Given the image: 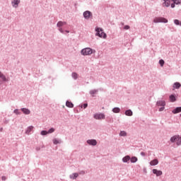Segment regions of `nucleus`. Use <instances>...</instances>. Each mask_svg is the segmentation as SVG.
Returning a JSON list of instances; mask_svg holds the SVG:
<instances>
[{
  "label": "nucleus",
  "instance_id": "f257e3e1",
  "mask_svg": "<svg viewBox=\"0 0 181 181\" xmlns=\"http://www.w3.org/2000/svg\"><path fill=\"white\" fill-rule=\"evenodd\" d=\"M95 36H98V37H103V39H107V34L104 33V30L101 28H95Z\"/></svg>",
  "mask_w": 181,
  "mask_h": 181
},
{
  "label": "nucleus",
  "instance_id": "f03ea898",
  "mask_svg": "<svg viewBox=\"0 0 181 181\" xmlns=\"http://www.w3.org/2000/svg\"><path fill=\"white\" fill-rule=\"evenodd\" d=\"M95 52V50L90 48V47H86L83 48L81 51V53L82 56H90V54H93V53Z\"/></svg>",
  "mask_w": 181,
  "mask_h": 181
},
{
  "label": "nucleus",
  "instance_id": "7ed1b4c3",
  "mask_svg": "<svg viewBox=\"0 0 181 181\" xmlns=\"http://www.w3.org/2000/svg\"><path fill=\"white\" fill-rule=\"evenodd\" d=\"M153 22L154 23H168V19L163 17H156Z\"/></svg>",
  "mask_w": 181,
  "mask_h": 181
},
{
  "label": "nucleus",
  "instance_id": "20e7f679",
  "mask_svg": "<svg viewBox=\"0 0 181 181\" xmlns=\"http://www.w3.org/2000/svg\"><path fill=\"white\" fill-rule=\"evenodd\" d=\"M95 119H105V115L104 113H96L93 115Z\"/></svg>",
  "mask_w": 181,
  "mask_h": 181
},
{
  "label": "nucleus",
  "instance_id": "39448f33",
  "mask_svg": "<svg viewBox=\"0 0 181 181\" xmlns=\"http://www.w3.org/2000/svg\"><path fill=\"white\" fill-rule=\"evenodd\" d=\"M83 18L85 19H90V18H93V13L90 11H86L83 12Z\"/></svg>",
  "mask_w": 181,
  "mask_h": 181
},
{
  "label": "nucleus",
  "instance_id": "423d86ee",
  "mask_svg": "<svg viewBox=\"0 0 181 181\" xmlns=\"http://www.w3.org/2000/svg\"><path fill=\"white\" fill-rule=\"evenodd\" d=\"M86 142L88 145L92 146H95V145H97V140L95 139H88L86 141Z\"/></svg>",
  "mask_w": 181,
  "mask_h": 181
},
{
  "label": "nucleus",
  "instance_id": "0eeeda50",
  "mask_svg": "<svg viewBox=\"0 0 181 181\" xmlns=\"http://www.w3.org/2000/svg\"><path fill=\"white\" fill-rule=\"evenodd\" d=\"M19 4H21V0H13L11 1V5L13 8H18V6H19Z\"/></svg>",
  "mask_w": 181,
  "mask_h": 181
},
{
  "label": "nucleus",
  "instance_id": "6e6552de",
  "mask_svg": "<svg viewBox=\"0 0 181 181\" xmlns=\"http://www.w3.org/2000/svg\"><path fill=\"white\" fill-rule=\"evenodd\" d=\"M156 105L157 107H165L166 105V102L165 100H158Z\"/></svg>",
  "mask_w": 181,
  "mask_h": 181
},
{
  "label": "nucleus",
  "instance_id": "1a4fd4ad",
  "mask_svg": "<svg viewBox=\"0 0 181 181\" xmlns=\"http://www.w3.org/2000/svg\"><path fill=\"white\" fill-rule=\"evenodd\" d=\"M153 173L156 176H162L163 174L162 171L158 169H153Z\"/></svg>",
  "mask_w": 181,
  "mask_h": 181
},
{
  "label": "nucleus",
  "instance_id": "9d476101",
  "mask_svg": "<svg viewBox=\"0 0 181 181\" xmlns=\"http://www.w3.org/2000/svg\"><path fill=\"white\" fill-rule=\"evenodd\" d=\"M22 112L25 114V115H29L30 114V110L26 108V107H23L21 109Z\"/></svg>",
  "mask_w": 181,
  "mask_h": 181
},
{
  "label": "nucleus",
  "instance_id": "9b49d317",
  "mask_svg": "<svg viewBox=\"0 0 181 181\" xmlns=\"http://www.w3.org/2000/svg\"><path fill=\"white\" fill-rule=\"evenodd\" d=\"M125 115L127 117H132L134 115V112H132V110L131 109H129L124 112Z\"/></svg>",
  "mask_w": 181,
  "mask_h": 181
},
{
  "label": "nucleus",
  "instance_id": "f8f14e48",
  "mask_svg": "<svg viewBox=\"0 0 181 181\" xmlns=\"http://www.w3.org/2000/svg\"><path fill=\"white\" fill-rule=\"evenodd\" d=\"M52 142L54 145H58V144H62L63 141H62V139H54L52 140Z\"/></svg>",
  "mask_w": 181,
  "mask_h": 181
},
{
  "label": "nucleus",
  "instance_id": "ddd939ff",
  "mask_svg": "<svg viewBox=\"0 0 181 181\" xmlns=\"http://www.w3.org/2000/svg\"><path fill=\"white\" fill-rule=\"evenodd\" d=\"M70 179H72L73 180H76L77 177H78V173H74L69 175Z\"/></svg>",
  "mask_w": 181,
  "mask_h": 181
},
{
  "label": "nucleus",
  "instance_id": "4468645a",
  "mask_svg": "<svg viewBox=\"0 0 181 181\" xmlns=\"http://www.w3.org/2000/svg\"><path fill=\"white\" fill-rule=\"evenodd\" d=\"M131 159V156H125L123 158H122V162H124V163H128V162H129Z\"/></svg>",
  "mask_w": 181,
  "mask_h": 181
},
{
  "label": "nucleus",
  "instance_id": "2eb2a0df",
  "mask_svg": "<svg viewBox=\"0 0 181 181\" xmlns=\"http://www.w3.org/2000/svg\"><path fill=\"white\" fill-rule=\"evenodd\" d=\"M173 114H179V112H181V106L175 107L173 111Z\"/></svg>",
  "mask_w": 181,
  "mask_h": 181
},
{
  "label": "nucleus",
  "instance_id": "dca6fc26",
  "mask_svg": "<svg viewBox=\"0 0 181 181\" xmlns=\"http://www.w3.org/2000/svg\"><path fill=\"white\" fill-rule=\"evenodd\" d=\"M163 6H166V8H169V6H170V0H163Z\"/></svg>",
  "mask_w": 181,
  "mask_h": 181
},
{
  "label": "nucleus",
  "instance_id": "f3484780",
  "mask_svg": "<svg viewBox=\"0 0 181 181\" xmlns=\"http://www.w3.org/2000/svg\"><path fill=\"white\" fill-rule=\"evenodd\" d=\"M173 88H176V90H179V88L181 87V84L179 82H175L173 83Z\"/></svg>",
  "mask_w": 181,
  "mask_h": 181
},
{
  "label": "nucleus",
  "instance_id": "a211bd4d",
  "mask_svg": "<svg viewBox=\"0 0 181 181\" xmlns=\"http://www.w3.org/2000/svg\"><path fill=\"white\" fill-rule=\"evenodd\" d=\"M170 103H175L176 101V95L172 94L169 97Z\"/></svg>",
  "mask_w": 181,
  "mask_h": 181
},
{
  "label": "nucleus",
  "instance_id": "6ab92c4d",
  "mask_svg": "<svg viewBox=\"0 0 181 181\" xmlns=\"http://www.w3.org/2000/svg\"><path fill=\"white\" fill-rule=\"evenodd\" d=\"M158 163H159V161L158 160V159H154L150 162L151 166H156Z\"/></svg>",
  "mask_w": 181,
  "mask_h": 181
},
{
  "label": "nucleus",
  "instance_id": "aec40b11",
  "mask_svg": "<svg viewBox=\"0 0 181 181\" xmlns=\"http://www.w3.org/2000/svg\"><path fill=\"white\" fill-rule=\"evenodd\" d=\"M67 23L64 21H59L57 23V28H62V26H64V25H66Z\"/></svg>",
  "mask_w": 181,
  "mask_h": 181
},
{
  "label": "nucleus",
  "instance_id": "412c9836",
  "mask_svg": "<svg viewBox=\"0 0 181 181\" xmlns=\"http://www.w3.org/2000/svg\"><path fill=\"white\" fill-rule=\"evenodd\" d=\"M112 112H114L115 114H119V112H121V109L119 107H114L112 110Z\"/></svg>",
  "mask_w": 181,
  "mask_h": 181
},
{
  "label": "nucleus",
  "instance_id": "4be33fe9",
  "mask_svg": "<svg viewBox=\"0 0 181 181\" xmlns=\"http://www.w3.org/2000/svg\"><path fill=\"white\" fill-rule=\"evenodd\" d=\"M130 162L131 163H136V162H138V158L136 156H132L130 158Z\"/></svg>",
  "mask_w": 181,
  "mask_h": 181
},
{
  "label": "nucleus",
  "instance_id": "5701e85b",
  "mask_svg": "<svg viewBox=\"0 0 181 181\" xmlns=\"http://www.w3.org/2000/svg\"><path fill=\"white\" fill-rule=\"evenodd\" d=\"M98 92V89H93L89 91V94H90V95H92V97H94L95 94H97Z\"/></svg>",
  "mask_w": 181,
  "mask_h": 181
},
{
  "label": "nucleus",
  "instance_id": "b1692460",
  "mask_svg": "<svg viewBox=\"0 0 181 181\" xmlns=\"http://www.w3.org/2000/svg\"><path fill=\"white\" fill-rule=\"evenodd\" d=\"M66 105L68 107V108H73L74 107V105L73 104V103L69 100L66 102Z\"/></svg>",
  "mask_w": 181,
  "mask_h": 181
},
{
  "label": "nucleus",
  "instance_id": "393cba45",
  "mask_svg": "<svg viewBox=\"0 0 181 181\" xmlns=\"http://www.w3.org/2000/svg\"><path fill=\"white\" fill-rule=\"evenodd\" d=\"M32 129H33V126H29L26 131H25V134H27L28 135H29V134H30V132H32Z\"/></svg>",
  "mask_w": 181,
  "mask_h": 181
},
{
  "label": "nucleus",
  "instance_id": "a878e982",
  "mask_svg": "<svg viewBox=\"0 0 181 181\" xmlns=\"http://www.w3.org/2000/svg\"><path fill=\"white\" fill-rule=\"evenodd\" d=\"M177 135H175L173 136H172L170 139V142H172L173 144H174V142L177 141Z\"/></svg>",
  "mask_w": 181,
  "mask_h": 181
},
{
  "label": "nucleus",
  "instance_id": "bb28decb",
  "mask_svg": "<svg viewBox=\"0 0 181 181\" xmlns=\"http://www.w3.org/2000/svg\"><path fill=\"white\" fill-rule=\"evenodd\" d=\"M71 76L74 78V80H77V78H78V74H77V73L76 72H73L71 74Z\"/></svg>",
  "mask_w": 181,
  "mask_h": 181
},
{
  "label": "nucleus",
  "instance_id": "cd10ccee",
  "mask_svg": "<svg viewBox=\"0 0 181 181\" xmlns=\"http://www.w3.org/2000/svg\"><path fill=\"white\" fill-rule=\"evenodd\" d=\"M0 78H2L3 81H6V77L1 71H0Z\"/></svg>",
  "mask_w": 181,
  "mask_h": 181
},
{
  "label": "nucleus",
  "instance_id": "c85d7f7f",
  "mask_svg": "<svg viewBox=\"0 0 181 181\" xmlns=\"http://www.w3.org/2000/svg\"><path fill=\"white\" fill-rule=\"evenodd\" d=\"M177 145L179 146L180 145H181V136H177Z\"/></svg>",
  "mask_w": 181,
  "mask_h": 181
},
{
  "label": "nucleus",
  "instance_id": "c756f323",
  "mask_svg": "<svg viewBox=\"0 0 181 181\" xmlns=\"http://www.w3.org/2000/svg\"><path fill=\"white\" fill-rule=\"evenodd\" d=\"M119 135V136H127V132L121 131Z\"/></svg>",
  "mask_w": 181,
  "mask_h": 181
},
{
  "label": "nucleus",
  "instance_id": "7c9ffc66",
  "mask_svg": "<svg viewBox=\"0 0 181 181\" xmlns=\"http://www.w3.org/2000/svg\"><path fill=\"white\" fill-rule=\"evenodd\" d=\"M159 64L161 67H163L164 64H165V61L163 59H160L159 60Z\"/></svg>",
  "mask_w": 181,
  "mask_h": 181
},
{
  "label": "nucleus",
  "instance_id": "2f4dec72",
  "mask_svg": "<svg viewBox=\"0 0 181 181\" xmlns=\"http://www.w3.org/2000/svg\"><path fill=\"white\" fill-rule=\"evenodd\" d=\"M173 2L175 4V5H179L181 4V0H173Z\"/></svg>",
  "mask_w": 181,
  "mask_h": 181
},
{
  "label": "nucleus",
  "instance_id": "473e14b6",
  "mask_svg": "<svg viewBox=\"0 0 181 181\" xmlns=\"http://www.w3.org/2000/svg\"><path fill=\"white\" fill-rule=\"evenodd\" d=\"M13 112H14V114H16V115H21V112H19V110H18V109H15V110H13Z\"/></svg>",
  "mask_w": 181,
  "mask_h": 181
},
{
  "label": "nucleus",
  "instance_id": "72a5a7b5",
  "mask_svg": "<svg viewBox=\"0 0 181 181\" xmlns=\"http://www.w3.org/2000/svg\"><path fill=\"white\" fill-rule=\"evenodd\" d=\"M47 132L48 134H53V132H54V128L52 127Z\"/></svg>",
  "mask_w": 181,
  "mask_h": 181
},
{
  "label": "nucleus",
  "instance_id": "f704fd0d",
  "mask_svg": "<svg viewBox=\"0 0 181 181\" xmlns=\"http://www.w3.org/2000/svg\"><path fill=\"white\" fill-rule=\"evenodd\" d=\"M84 108V110H86V108H87L88 107V103H83V105H81V108Z\"/></svg>",
  "mask_w": 181,
  "mask_h": 181
},
{
  "label": "nucleus",
  "instance_id": "c9c22d12",
  "mask_svg": "<svg viewBox=\"0 0 181 181\" xmlns=\"http://www.w3.org/2000/svg\"><path fill=\"white\" fill-rule=\"evenodd\" d=\"M47 134H48L47 131H46V130H42L40 132V134L42 135V136L47 135Z\"/></svg>",
  "mask_w": 181,
  "mask_h": 181
},
{
  "label": "nucleus",
  "instance_id": "e433bc0d",
  "mask_svg": "<svg viewBox=\"0 0 181 181\" xmlns=\"http://www.w3.org/2000/svg\"><path fill=\"white\" fill-rule=\"evenodd\" d=\"M175 25H179L180 23V21L177 19L174 20Z\"/></svg>",
  "mask_w": 181,
  "mask_h": 181
},
{
  "label": "nucleus",
  "instance_id": "4c0bfd02",
  "mask_svg": "<svg viewBox=\"0 0 181 181\" xmlns=\"http://www.w3.org/2000/svg\"><path fill=\"white\" fill-rule=\"evenodd\" d=\"M58 30H59L61 33H63L64 35V30H63V28H62V27H59Z\"/></svg>",
  "mask_w": 181,
  "mask_h": 181
},
{
  "label": "nucleus",
  "instance_id": "58836bf2",
  "mask_svg": "<svg viewBox=\"0 0 181 181\" xmlns=\"http://www.w3.org/2000/svg\"><path fill=\"white\" fill-rule=\"evenodd\" d=\"M163 110H165V106H162L161 107H160L159 108L160 112H162V111H163Z\"/></svg>",
  "mask_w": 181,
  "mask_h": 181
},
{
  "label": "nucleus",
  "instance_id": "ea45409f",
  "mask_svg": "<svg viewBox=\"0 0 181 181\" xmlns=\"http://www.w3.org/2000/svg\"><path fill=\"white\" fill-rule=\"evenodd\" d=\"M129 25H124V29L125 30H128V29H129Z\"/></svg>",
  "mask_w": 181,
  "mask_h": 181
},
{
  "label": "nucleus",
  "instance_id": "a19ab883",
  "mask_svg": "<svg viewBox=\"0 0 181 181\" xmlns=\"http://www.w3.org/2000/svg\"><path fill=\"white\" fill-rule=\"evenodd\" d=\"M86 172L84 170H81L79 172V175H84Z\"/></svg>",
  "mask_w": 181,
  "mask_h": 181
},
{
  "label": "nucleus",
  "instance_id": "79ce46f5",
  "mask_svg": "<svg viewBox=\"0 0 181 181\" xmlns=\"http://www.w3.org/2000/svg\"><path fill=\"white\" fill-rule=\"evenodd\" d=\"M140 155L141 156H146V153H145V152H141L140 153Z\"/></svg>",
  "mask_w": 181,
  "mask_h": 181
},
{
  "label": "nucleus",
  "instance_id": "37998d69",
  "mask_svg": "<svg viewBox=\"0 0 181 181\" xmlns=\"http://www.w3.org/2000/svg\"><path fill=\"white\" fill-rule=\"evenodd\" d=\"M175 5L176 4L173 2V4H171V8H175Z\"/></svg>",
  "mask_w": 181,
  "mask_h": 181
},
{
  "label": "nucleus",
  "instance_id": "c03bdc74",
  "mask_svg": "<svg viewBox=\"0 0 181 181\" xmlns=\"http://www.w3.org/2000/svg\"><path fill=\"white\" fill-rule=\"evenodd\" d=\"M1 179H2V180H6V177L2 176Z\"/></svg>",
  "mask_w": 181,
  "mask_h": 181
},
{
  "label": "nucleus",
  "instance_id": "a18cd8bd",
  "mask_svg": "<svg viewBox=\"0 0 181 181\" xmlns=\"http://www.w3.org/2000/svg\"><path fill=\"white\" fill-rule=\"evenodd\" d=\"M35 149L37 151H40V147H37Z\"/></svg>",
  "mask_w": 181,
  "mask_h": 181
},
{
  "label": "nucleus",
  "instance_id": "49530a36",
  "mask_svg": "<svg viewBox=\"0 0 181 181\" xmlns=\"http://www.w3.org/2000/svg\"><path fill=\"white\" fill-rule=\"evenodd\" d=\"M66 33H70V31L69 30H65Z\"/></svg>",
  "mask_w": 181,
  "mask_h": 181
},
{
  "label": "nucleus",
  "instance_id": "de8ad7c7",
  "mask_svg": "<svg viewBox=\"0 0 181 181\" xmlns=\"http://www.w3.org/2000/svg\"><path fill=\"white\" fill-rule=\"evenodd\" d=\"M2 84V81H0V85Z\"/></svg>",
  "mask_w": 181,
  "mask_h": 181
},
{
  "label": "nucleus",
  "instance_id": "09e8293b",
  "mask_svg": "<svg viewBox=\"0 0 181 181\" xmlns=\"http://www.w3.org/2000/svg\"><path fill=\"white\" fill-rule=\"evenodd\" d=\"M2 129H3V128H1V129H0V131L2 132Z\"/></svg>",
  "mask_w": 181,
  "mask_h": 181
},
{
  "label": "nucleus",
  "instance_id": "8fccbe9b",
  "mask_svg": "<svg viewBox=\"0 0 181 181\" xmlns=\"http://www.w3.org/2000/svg\"><path fill=\"white\" fill-rule=\"evenodd\" d=\"M180 26H181V22H180V24H179Z\"/></svg>",
  "mask_w": 181,
  "mask_h": 181
},
{
  "label": "nucleus",
  "instance_id": "3c124183",
  "mask_svg": "<svg viewBox=\"0 0 181 181\" xmlns=\"http://www.w3.org/2000/svg\"><path fill=\"white\" fill-rule=\"evenodd\" d=\"M122 25H124V23H122Z\"/></svg>",
  "mask_w": 181,
  "mask_h": 181
},
{
  "label": "nucleus",
  "instance_id": "603ef678",
  "mask_svg": "<svg viewBox=\"0 0 181 181\" xmlns=\"http://www.w3.org/2000/svg\"><path fill=\"white\" fill-rule=\"evenodd\" d=\"M180 117H181V114H180Z\"/></svg>",
  "mask_w": 181,
  "mask_h": 181
}]
</instances>
